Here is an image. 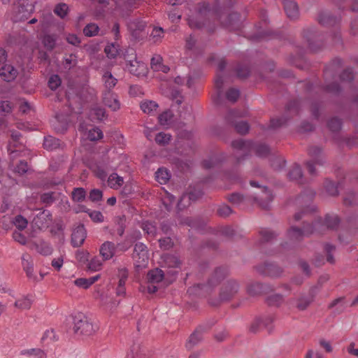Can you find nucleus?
<instances>
[{
	"instance_id": "nucleus-45",
	"label": "nucleus",
	"mask_w": 358,
	"mask_h": 358,
	"mask_svg": "<svg viewBox=\"0 0 358 358\" xmlns=\"http://www.w3.org/2000/svg\"><path fill=\"white\" fill-rule=\"evenodd\" d=\"M108 171L109 170L108 167L103 164H99L93 169V172L94 173L95 176L101 180H106Z\"/></svg>"
},
{
	"instance_id": "nucleus-10",
	"label": "nucleus",
	"mask_w": 358,
	"mask_h": 358,
	"mask_svg": "<svg viewBox=\"0 0 358 358\" xmlns=\"http://www.w3.org/2000/svg\"><path fill=\"white\" fill-rule=\"evenodd\" d=\"M21 135L19 132L15 131L11 134V141L9 143L8 151L12 159L18 156H27L29 155V150L24 149L22 146H18L17 143L20 141Z\"/></svg>"
},
{
	"instance_id": "nucleus-20",
	"label": "nucleus",
	"mask_w": 358,
	"mask_h": 358,
	"mask_svg": "<svg viewBox=\"0 0 358 358\" xmlns=\"http://www.w3.org/2000/svg\"><path fill=\"white\" fill-rule=\"evenodd\" d=\"M18 70L11 64H5L1 66V80L10 83L18 76Z\"/></svg>"
},
{
	"instance_id": "nucleus-21",
	"label": "nucleus",
	"mask_w": 358,
	"mask_h": 358,
	"mask_svg": "<svg viewBox=\"0 0 358 358\" xmlns=\"http://www.w3.org/2000/svg\"><path fill=\"white\" fill-rule=\"evenodd\" d=\"M71 120L69 116L64 117L62 114H57L55 116V120L52 123L54 129L59 133L65 131L69 126V123Z\"/></svg>"
},
{
	"instance_id": "nucleus-16",
	"label": "nucleus",
	"mask_w": 358,
	"mask_h": 358,
	"mask_svg": "<svg viewBox=\"0 0 358 358\" xmlns=\"http://www.w3.org/2000/svg\"><path fill=\"white\" fill-rule=\"evenodd\" d=\"M51 221V215L48 210L40 211L32 221L34 227L39 229L47 228Z\"/></svg>"
},
{
	"instance_id": "nucleus-33",
	"label": "nucleus",
	"mask_w": 358,
	"mask_h": 358,
	"mask_svg": "<svg viewBox=\"0 0 358 358\" xmlns=\"http://www.w3.org/2000/svg\"><path fill=\"white\" fill-rule=\"evenodd\" d=\"M164 272L159 268L151 270L147 275L148 282L149 283H158L164 278Z\"/></svg>"
},
{
	"instance_id": "nucleus-63",
	"label": "nucleus",
	"mask_w": 358,
	"mask_h": 358,
	"mask_svg": "<svg viewBox=\"0 0 358 358\" xmlns=\"http://www.w3.org/2000/svg\"><path fill=\"white\" fill-rule=\"evenodd\" d=\"M41 200L43 203L47 205H50L55 200V193L52 192L44 193L41 194Z\"/></svg>"
},
{
	"instance_id": "nucleus-23",
	"label": "nucleus",
	"mask_w": 358,
	"mask_h": 358,
	"mask_svg": "<svg viewBox=\"0 0 358 358\" xmlns=\"http://www.w3.org/2000/svg\"><path fill=\"white\" fill-rule=\"evenodd\" d=\"M285 12L287 16L294 20L299 17V8L297 4L292 0H282Z\"/></svg>"
},
{
	"instance_id": "nucleus-27",
	"label": "nucleus",
	"mask_w": 358,
	"mask_h": 358,
	"mask_svg": "<svg viewBox=\"0 0 358 358\" xmlns=\"http://www.w3.org/2000/svg\"><path fill=\"white\" fill-rule=\"evenodd\" d=\"M203 329L199 327L194 332L189 336L187 342L186 343V348L189 350L192 349L194 345L199 343L202 339Z\"/></svg>"
},
{
	"instance_id": "nucleus-57",
	"label": "nucleus",
	"mask_w": 358,
	"mask_h": 358,
	"mask_svg": "<svg viewBox=\"0 0 358 358\" xmlns=\"http://www.w3.org/2000/svg\"><path fill=\"white\" fill-rule=\"evenodd\" d=\"M259 234L262 241L267 242L276 236L275 232L268 229H263L260 231Z\"/></svg>"
},
{
	"instance_id": "nucleus-7",
	"label": "nucleus",
	"mask_w": 358,
	"mask_h": 358,
	"mask_svg": "<svg viewBox=\"0 0 358 358\" xmlns=\"http://www.w3.org/2000/svg\"><path fill=\"white\" fill-rule=\"evenodd\" d=\"M36 0H18L15 5V21L27 19L34 10Z\"/></svg>"
},
{
	"instance_id": "nucleus-29",
	"label": "nucleus",
	"mask_w": 358,
	"mask_h": 358,
	"mask_svg": "<svg viewBox=\"0 0 358 358\" xmlns=\"http://www.w3.org/2000/svg\"><path fill=\"white\" fill-rule=\"evenodd\" d=\"M151 68L154 71H162L167 73L169 71V67L162 64V58L160 55H155L151 59L150 62Z\"/></svg>"
},
{
	"instance_id": "nucleus-64",
	"label": "nucleus",
	"mask_w": 358,
	"mask_h": 358,
	"mask_svg": "<svg viewBox=\"0 0 358 358\" xmlns=\"http://www.w3.org/2000/svg\"><path fill=\"white\" fill-rule=\"evenodd\" d=\"M245 199L246 198L239 193H234L229 198V201L236 205L241 204Z\"/></svg>"
},
{
	"instance_id": "nucleus-18",
	"label": "nucleus",
	"mask_w": 358,
	"mask_h": 358,
	"mask_svg": "<svg viewBox=\"0 0 358 358\" xmlns=\"http://www.w3.org/2000/svg\"><path fill=\"white\" fill-rule=\"evenodd\" d=\"M86 230L83 224L76 227L71 235V243L74 247H80L86 238Z\"/></svg>"
},
{
	"instance_id": "nucleus-43",
	"label": "nucleus",
	"mask_w": 358,
	"mask_h": 358,
	"mask_svg": "<svg viewBox=\"0 0 358 358\" xmlns=\"http://www.w3.org/2000/svg\"><path fill=\"white\" fill-rule=\"evenodd\" d=\"M162 201L165 208L169 211L175 203V196L164 190V194L162 195Z\"/></svg>"
},
{
	"instance_id": "nucleus-3",
	"label": "nucleus",
	"mask_w": 358,
	"mask_h": 358,
	"mask_svg": "<svg viewBox=\"0 0 358 358\" xmlns=\"http://www.w3.org/2000/svg\"><path fill=\"white\" fill-rule=\"evenodd\" d=\"M124 58L127 62V68L131 74L138 77L145 76L147 74V65L144 62L137 60L134 48H127L124 54Z\"/></svg>"
},
{
	"instance_id": "nucleus-14",
	"label": "nucleus",
	"mask_w": 358,
	"mask_h": 358,
	"mask_svg": "<svg viewBox=\"0 0 358 358\" xmlns=\"http://www.w3.org/2000/svg\"><path fill=\"white\" fill-rule=\"evenodd\" d=\"M102 101L112 110L115 111L120 108L118 97L113 91H102Z\"/></svg>"
},
{
	"instance_id": "nucleus-19",
	"label": "nucleus",
	"mask_w": 358,
	"mask_h": 358,
	"mask_svg": "<svg viewBox=\"0 0 358 358\" xmlns=\"http://www.w3.org/2000/svg\"><path fill=\"white\" fill-rule=\"evenodd\" d=\"M201 195V192H190L185 193L180 197L177 204V208L179 210L187 207L190 205L191 201H196Z\"/></svg>"
},
{
	"instance_id": "nucleus-32",
	"label": "nucleus",
	"mask_w": 358,
	"mask_h": 358,
	"mask_svg": "<svg viewBox=\"0 0 358 358\" xmlns=\"http://www.w3.org/2000/svg\"><path fill=\"white\" fill-rule=\"evenodd\" d=\"M123 183V178L115 173H111L107 180L108 186L114 189H119Z\"/></svg>"
},
{
	"instance_id": "nucleus-52",
	"label": "nucleus",
	"mask_w": 358,
	"mask_h": 358,
	"mask_svg": "<svg viewBox=\"0 0 358 358\" xmlns=\"http://www.w3.org/2000/svg\"><path fill=\"white\" fill-rule=\"evenodd\" d=\"M171 136L169 134L160 132L157 134L155 137V141L159 145H164L171 141Z\"/></svg>"
},
{
	"instance_id": "nucleus-34",
	"label": "nucleus",
	"mask_w": 358,
	"mask_h": 358,
	"mask_svg": "<svg viewBox=\"0 0 358 358\" xmlns=\"http://www.w3.org/2000/svg\"><path fill=\"white\" fill-rule=\"evenodd\" d=\"M140 106L143 113L149 115H153L158 108V104L155 101L150 100L143 101Z\"/></svg>"
},
{
	"instance_id": "nucleus-56",
	"label": "nucleus",
	"mask_w": 358,
	"mask_h": 358,
	"mask_svg": "<svg viewBox=\"0 0 358 358\" xmlns=\"http://www.w3.org/2000/svg\"><path fill=\"white\" fill-rule=\"evenodd\" d=\"M283 301L280 294H272L267 298V303L269 306H278Z\"/></svg>"
},
{
	"instance_id": "nucleus-62",
	"label": "nucleus",
	"mask_w": 358,
	"mask_h": 358,
	"mask_svg": "<svg viewBox=\"0 0 358 358\" xmlns=\"http://www.w3.org/2000/svg\"><path fill=\"white\" fill-rule=\"evenodd\" d=\"M236 131L241 134H245L249 130V125L246 122H238L234 124Z\"/></svg>"
},
{
	"instance_id": "nucleus-39",
	"label": "nucleus",
	"mask_w": 358,
	"mask_h": 358,
	"mask_svg": "<svg viewBox=\"0 0 358 358\" xmlns=\"http://www.w3.org/2000/svg\"><path fill=\"white\" fill-rule=\"evenodd\" d=\"M20 354L33 358H46L45 352L39 348L24 349Z\"/></svg>"
},
{
	"instance_id": "nucleus-36",
	"label": "nucleus",
	"mask_w": 358,
	"mask_h": 358,
	"mask_svg": "<svg viewBox=\"0 0 358 358\" xmlns=\"http://www.w3.org/2000/svg\"><path fill=\"white\" fill-rule=\"evenodd\" d=\"M61 145L60 141L53 136H48L44 138L43 147L48 150H53Z\"/></svg>"
},
{
	"instance_id": "nucleus-28",
	"label": "nucleus",
	"mask_w": 358,
	"mask_h": 358,
	"mask_svg": "<svg viewBox=\"0 0 358 358\" xmlns=\"http://www.w3.org/2000/svg\"><path fill=\"white\" fill-rule=\"evenodd\" d=\"M289 178L292 180H296L298 183H303L302 171L299 165L294 164L288 173Z\"/></svg>"
},
{
	"instance_id": "nucleus-9",
	"label": "nucleus",
	"mask_w": 358,
	"mask_h": 358,
	"mask_svg": "<svg viewBox=\"0 0 358 358\" xmlns=\"http://www.w3.org/2000/svg\"><path fill=\"white\" fill-rule=\"evenodd\" d=\"M308 155L311 159L306 162V165L309 173L314 175L315 173V166L322 165L324 162L322 150L317 146L310 147L308 150Z\"/></svg>"
},
{
	"instance_id": "nucleus-55",
	"label": "nucleus",
	"mask_w": 358,
	"mask_h": 358,
	"mask_svg": "<svg viewBox=\"0 0 358 358\" xmlns=\"http://www.w3.org/2000/svg\"><path fill=\"white\" fill-rule=\"evenodd\" d=\"M68 9L69 7L66 3H59L55 6L54 12L57 15L63 18L66 15Z\"/></svg>"
},
{
	"instance_id": "nucleus-58",
	"label": "nucleus",
	"mask_w": 358,
	"mask_h": 358,
	"mask_svg": "<svg viewBox=\"0 0 358 358\" xmlns=\"http://www.w3.org/2000/svg\"><path fill=\"white\" fill-rule=\"evenodd\" d=\"M324 187L329 194L331 196L338 194V187L334 182L331 180H326L324 182Z\"/></svg>"
},
{
	"instance_id": "nucleus-40",
	"label": "nucleus",
	"mask_w": 358,
	"mask_h": 358,
	"mask_svg": "<svg viewBox=\"0 0 358 358\" xmlns=\"http://www.w3.org/2000/svg\"><path fill=\"white\" fill-rule=\"evenodd\" d=\"M90 116L92 120L101 121L106 117V110L101 107L95 106L91 109Z\"/></svg>"
},
{
	"instance_id": "nucleus-1",
	"label": "nucleus",
	"mask_w": 358,
	"mask_h": 358,
	"mask_svg": "<svg viewBox=\"0 0 358 358\" xmlns=\"http://www.w3.org/2000/svg\"><path fill=\"white\" fill-rule=\"evenodd\" d=\"M339 223V219L337 215H327L324 220L318 219L313 226H305L303 229L296 227H291L287 231V236L292 242L301 241L306 236H308L315 232H322L325 229H334Z\"/></svg>"
},
{
	"instance_id": "nucleus-30",
	"label": "nucleus",
	"mask_w": 358,
	"mask_h": 358,
	"mask_svg": "<svg viewBox=\"0 0 358 358\" xmlns=\"http://www.w3.org/2000/svg\"><path fill=\"white\" fill-rule=\"evenodd\" d=\"M227 274V270L224 267L217 268L211 278L209 280L208 283L210 286L217 285L222 279H223Z\"/></svg>"
},
{
	"instance_id": "nucleus-50",
	"label": "nucleus",
	"mask_w": 358,
	"mask_h": 358,
	"mask_svg": "<svg viewBox=\"0 0 358 358\" xmlns=\"http://www.w3.org/2000/svg\"><path fill=\"white\" fill-rule=\"evenodd\" d=\"M99 30V28L97 24L94 23H90L83 29V33L86 36L92 37L97 35Z\"/></svg>"
},
{
	"instance_id": "nucleus-4",
	"label": "nucleus",
	"mask_w": 358,
	"mask_h": 358,
	"mask_svg": "<svg viewBox=\"0 0 358 358\" xmlns=\"http://www.w3.org/2000/svg\"><path fill=\"white\" fill-rule=\"evenodd\" d=\"M73 324V331L78 336H89L97 329L96 325L83 313H78L74 316Z\"/></svg>"
},
{
	"instance_id": "nucleus-46",
	"label": "nucleus",
	"mask_w": 358,
	"mask_h": 358,
	"mask_svg": "<svg viewBox=\"0 0 358 358\" xmlns=\"http://www.w3.org/2000/svg\"><path fill=\"white\" fill-rule=\"evenodd\" d=\"M172 113L170 110H166L159 115L158 120L161 125L169 127L172 123Z\"/></svg>"
},
{
	"instance_id": "nucleus-61",
	"label": "nucleus",
	"mask_w": 358,
	"mask_h": 358,
	"mask_svg": "<svg viewBox=\"0 0 358 358\" xmlns=\"http://www.w3.org/2000/svg\"><path fill=\"white\" fill-rule=\"evenodd\" d=\"M328 127L332 131H337L341 127V121L337 117H333L328 122Z\"/></svg>"
},
{
	"instance_id": "nucleus-51",
	"label": "nucleus",
	"mask_w": 358,
	"mask_h": 358,
	"mask_svg": "<svg viewBox=\"0 0 358 358\" xmlns=\"http://www.w3.org/2000/svg\"><path fill=\"white\" fill-rule=\"evenodd\" d=\"M104 52L108 58H115L119 53L118 45L116 43H110L106 46Z\"/></svg>"
},
{
	"instance_id": "nucleus-41",
	"label": "nucleus",
	"mask_w": 358,
	"mask_h": 358,
	"mask_svg": "<svg viewBox=\"0 0 358 358\" xmlns=\"http://www.w3.org/2000/svg\"><path fill=\"white\" fill-rule=\"evenodd\" d=\"M339 18L334 17L329 13H322L319 17V22L323 25L333 26L338 23Z\"/></svg>"
},
{
	"instance_id": "nucleus-31",
	"label": "nucleus",
	"mask_w": 358,
	"mask_h": 358,
	"mask_svg": "<svg viewBox=\"0 0 358 358\" xmlns=\"http://www.w3.org/2000/svg\"><path fill=\"white\" fill-rule=\"evenodd\" d=\"M100 278V275H96L89 278H78L74 281V284L81 288L87 289Z\"/></svg>"
},
{
	"instance_id": "nucleus-49",
	"label": "nucleus",
	"mask_w": 358,
	"mask_h": 358,
	"mask_svg": "<svg viewBox=\"0 0 358 358\" xmlns=\"http://www.w3.org/2000/svg\"><path fill=\"white\" fill-rule=\"evenodd\" d=\"M164 263L168 267L177 268L180 266V262L178 257L173 255H166Z\"/></svg>"
},
{
	"instance_id": "nucleus-15",
	"label": "nucleus",
	"mask_w": 358,
	"mask_h": 358,
	"mask_svg": "<svg viewBox=\"0 0 358 358\" xmlns=\"http://www.w3.org/2000/svg\"><path fill=\"white\" fill-rule=\"evenodd\" d=\"M257 269L260 273L271 277H278L282 272L281 268L278 265L269 262H265L262 265H259Z\"/></svg>"
},
{
	"instance_id": "nucleus-12",
	"label": "nucleus",
	"mask_w": 358,
	"mask_h": 358,
	"mask_svg": "<svg viewBox=\"0 0 358 358\" xmlns=\"http://www.w3.org/2000/svg\"><path fill=\"white\" fill-rule=\"evenodd\" d=\"M250 183L252 187H258L261 191V195L255 196L254 199L257 201L262 208H266L268 203L271 201L273 199L271 191L265 186L259 185L255 181L251 180Z\"/></svg>"
},
{
	"instance_id": "nucleus-13",
	"label": "nucleus",
	"mask_w": 358,
	"mask_h": 358,
	"mask_svg": "<svg viewBox=\"0 0 358 358\" xmlns=\"http://www.w3.org/2000/svg\"><path fill=\"white\" fill-rule=\"evenodd\" d=\"M239 285L234 280H227L221 288L220 297L222 301H227L232 298L238 291Z\"/></svg>"
},
{
	"instance_id": "nucleus-11",
	"label": "nucleus",
	"mask_w": 358,
	"mask_h": 358,
	"mask_svg": "<svg viewBox=\"0 0 358 358\" xmlns=\"http://www.w3.org/2000/svg\"><path fill=\"white\" fill-rule=\"evenodd\" d=\"M218 20L222 24L231 30L238 29L241 26V16L237 13H232L228 15H218Z\"/></svg>"
},
{
	"instance_id": "nucleus-42",
	"label": "nucleus",
	"mask_w": 358,
	"mask_h": 358,
	"mask_svg": "<svg viewBox=\"0 0 358 358\" xmlns=\"http://www.w3.org/2000/svg\"><path fill=\"white\" fill-rule=\"evenodd\" d=\"M170 173L164 168H159L155 173V178L160 184L166 183L170 179Z\"/></svg>"
},
{
	"instance_id": "nucleus-25",
	"label": "nucleus",
	"mask_w": 358,
	"mask_h": 358,
	"mask_svg": "<svg viewBox=\"0 0 358 358\" xmlns=\"http://www.w3.org/2000/svg\"><path fill=\"white\" fill-rule=\"evenodd\" d=\"M33 247L36 250L43 256L50 255L52 253L53 249L50 244L43 240H40L33 243Z\"/></svg>"
},
{
	"instance_id": "nucleus-2",
	"label": "nucleus",
	"mask_w": 358,
	"mask_h": 358,
	"mask_svg": "<svg viewBox=\"0 0 358 358\" xmlns=\"http://www.w3.org/2000/svg\"><path fill=\"white\" fill-rule=\"evenodd\" d=\"M231 146L236 151V155H246L252 151L255 152L259 157H265L269 153V148L265 144H256L250 141L238 139L231 143Z\"/></svg>"
},
{
	"instance_id": "nucleus-8",
	"label": "nucleus",
	"mask_w": 358,
	"mask_h": 358,
	"mask_svg": "<svg viewBox=\"0 0 358 358\" xmlns=\"http://www.w3.org/2000/svg\"><path fill=\"white\" fill-rule=\"evenodd\" d=\"M136 267L145 268L148 263L149 255L147 246L143 243H136L132 255Z\"/></svg>"
},
{
	"instance_id": "nucleus-35",
	"label": "nucleus",
	"mask_w": 358,
	"mask_h": 358,
	"mask_svg": "<svg viewBox=\"0 0 358 358\" xmlns=\"http://www.w3.org/2000/svg\"><path fill=\"white\" fill-rule=\"evenodd\" d=\"M141 227L148 238H154L157 234V227L154 222L148 220L144 221L142 222Z\"/></svg>"
},
{
	"instance_id": "nucleus-53",
	"label": "nucleus",
	"mask_w": 358,
	"mask_h": 358,
	"mask_svg": "<svg viewBox=\"0 0 358 358\" xmlns=\"http://www.w3.org/2000/svg\"><path fill=\"white\" fill-rule=\"evenodd\" d=\"M13 224L18 230L22 231L27 227L28 222L22 215H17L15 217Z\"/></svg>"
},
{
	"instance_id": "nucleus-44",
	"label": "nucleus",
	"mask_w": 358,
	"mask_h": 358,
	"mask_svg": "<svg viewBox=\"0 0 358 358\" xmlns=\"http://www.w3.org/2000/svg\"><path fill=\"white\" fill-rule=\"evenodd\" d=\"M86 191L83 187H76L71 192V199L74 202H82L86 198Z\"/></svg>"
},
{
	"instance_id": "nucleus-6",
	"label": "nucleus",
	"mask_w": 358,
	"mask_h": 358,
	"mask_svg": "<svg viewBox=\"0 0 358 358\" xmlns=\"http://www.w3.org/2000/svg\"><path fill=\"white\" fill-rule=\"evenodd\" d=\"M210 15V10L208 8V5L203 3L199 6V10L196 16H190L188 18V24L192 29H201L207 26L206 20H208Z\"/></svg>"
},
{
	"instance_id": "nucleus-26",
	"label": "nucleus",
	"mask_w": 358,
	"mask_h": 358,
	"mask_svg": "<svg viewBox=\"0 0 358 358\" xmlns=\"http://www.w3.org/2000/svg\"><path fill=\"white\" fill-rule=\"evenodd\" d=\"M102 82L103 83V91H113V87L117 84V80L110 71H106L102 76Z\"/></svg>"
},
{
	"instance_id": "nucleus-59",
	"label": "nucleus",
	"mask_w": 358,
	"mask_h": 358,
	"mask_svg": "<svg viewBox=\"0 0 358 358\" xmlns=\"http://www.w3.org/2000/svg\"><path fill=\"white\" fill-rule=\"evenodd\" d=\"M240 95V92L236 88H230L227 90L226 93V97L227 99L231 102H236Z\"/></svg>"
},
{
	"instance_id": "nucleus-24",
	"label": "nucleus",
	"mask_w": 358,
	"mask_h": 358,
	"mask_svg": "<svg viewBox=\"0 0 358 358\" xmlns=\"http://www.w3.org/2000/svg\"><path fill=\"white\" fill-rule=\"evenodd\" d=\"M54 16L49 11L44 12L40 19L39 29L42 33L46 32L53 24Z\"/></svg>"
},
{
	"instance_id": "nucleus-37",
	"label": "nucleus",
	"mask_w": 358,
	"mask_h": 358,
	"mask_svg": "<svg viewBox=\"0 0 358 358\" xmlns=\"http://www.w3.org/2000/svg\"><path fill=\"white\" fill-rule=\"evenodd\" d=\"M43 34L41 40L44 47L48 50H52L55 46L57 36L55 34H46V32Z\"/></svg>"
},
{
	"instance_id": "nucleus-38",
	"label": "nucleus",
	"mask_w": 358,
	"mask_h": 358,
	"mask_svg": "<svg viewBox=\"0 0 358 358\" xmlns=\"http://www.w3.org/2000/svg\"><path fill=\"white\" fill-rule=\"evenodd\" d=\"M224 158L223 154L212 156L208 159H205L203 162V166L206 169L214 168L217 166Z\"/></svg>"
},
{
	"instance_id": "nucleus-47",
	"label": "nucleus",
	"mask_w": 358,
	"mask_h": 358,
	"mask_svg": "<svg viewBox=\"0 0 358 358\" xmlns=\"http://www.w3.org/2000/svg\"><path fill=\"white\" fill-rule=\"evenodd\" d=\"M264 285L259 282H252L248 286L247 292L251 296H256L263 292Z\"/></svg>"
},
{
	"instance_id": "nucleus-60",
	"label": "nucleus",
	"mask_w": 358,
	"mask_h": 358,
	"mask_svg": "<svg viewBox=\"0 0 358 358\" xmlns=\"http://www.w3.org/2000/svg\"><path fill=\"white\" fill-rule=\"evenodd\" d=\"M62 83L61 79L58 75H52L48 80V87L52 90H56Z\"/></svg>"
},
{
	"instance_id": "nucleus-48",
	"label": "nucleus",
	"mask_w": 358,
	"mask_h": 358,
	"mask_svg": "<svg viewBox=\"0 0 358 358\" xmlns=\"http://www.w3.org/2000/svg\"><path fill=\"white\" fill-rule=\"evenodd\" d=\"M313 296H302L299 297L296 303V306L299 310H305L313 301Z\"/></svg>"
},
{
	"instance_id": "nucleus-22",
	"label": "nucleus",
	"mask_w": 358,
	"mask_h": 358,
	"mask_svg": "<svg viewBox=\"0 0 358 358\" xmlns=\"http://www.w3.org/2000/svg\"><path fill=\"white\" fill-rule=\"evenodd\" d=\"M115 252V245L110 241H106L103 243L99 249V252L103 261L111 259Z\"/></svg>"
},
{
	"instance_id": "nucleus-17",
	"label": "nucleus",
	"mask_w": 358,
	"mask_h": 358,
	"mask_svg": "<svg viewBox=\"0 0 358 358\" xmlns=\"http://www.w3.org/2000/svg\"><path fill=\"white\" fill-rule=\"evenodd\" d=\"M79 131L83 132L84 135L92 141H97L103 137V133L99 128L92 126L87 127L84 123L80 124Z\"/></svg>"
},
{
	"instance_id": "nucleus-54",
	"label": "nucleus",
	"mask_w": 358,
	"mask_h": 358,
	"mask_svg": "<svg viewBox=\"0 0 358 358\" xmlns=\"http://www.w3.org/2000/svg\"><path fill=\"white\" fill-rule=\"evenodd\" d=\"M102 264V261L99 257H94L89 262L88 268L92 271H99Z\"/></svg>"
},
{
	"instance_id": "nucleus-5",
	"label": "nucleus",
	"mask_w": 358,
	"mask_h": 358,
	"mask_svg": "<svg viewBox=\"0 0 358 358\" xmlns=\"http://www.w3.org/2000/svg\"><path fill=\"white\" fill-rule=\"evenodd\" d=\"M3 303L6 306L13 304L15 307L20 310L29 309L31 306L32 300L29 296H24L17 300H15L14 296L4 288L1 289V303Z\"/></svg>"
}]
</instances>
